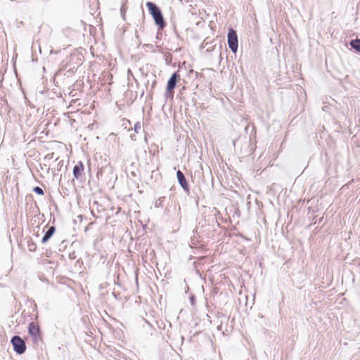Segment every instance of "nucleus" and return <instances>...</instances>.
Listing matches in <instances>:
<instances>
[{
    "mask_svg": "<svg viewBox=\"0 0 360 360\" xmlns=\"http://www.w3.org/2000/svg\"><path fill=\"white\" fill-rule=\"evenodd\" d=\"M146 6L150 13L152 15L156 25H158L160 28L163 29L165 27L166 23L160 8L152 2H147Z\"/></svg>",
    "mask_w": 360,
    "mask_h": 360,
    "instance_id": "obj_1",
    "label": "nucleus"
},
{
    "mask_svg": "<svg viewBox=\"0 0 360 360\" xmlns=\"http://www.w3.org/2000/svg\"><path fill=\"white\" fill-rule=\"evenodd\" d=\"M28 330L29 333L32 337V341L34 343H38L39 342L42 341L39 326L37 323L31 322L29 324Z\"/></svg>",
    "mask_w": 360,
    "mask_h": 360,
    "instance_id": "obj_2",
    "label": "nucleus"
},
{
    "mask_svg": "<svg viewBox=\"0 0 360 360\" xmlns=\"http://www.w3.org/2000/svg\"><path fill=\"white\" fill-rule=\"evenodd\" d=\"M11 343L16 353L21 354L25 352L26 349L25 342L18 335L13 337Z\"/></svg>",
    "mask_w": 360,
    "mask_h": 360,
    "instance_id": "obj_3",
    "label": "nucleus"
},
{
    "mask_svg": "<svg viewBox=\"0 0 360 360\" xmlns=\"http://www.w3.org/2000/svg\"><path fill=\"white\" fill-rule=\"evenodd\" d=\"M228 44L229 48L233 53H236L237 51L238 46V36L236 32L232 28L229 29V30Z\"/></svg>",
    "mask_w": 360,
    "mask_h": 360,
    "instance_id": "obj_4",
    "label": "nucleus"
},
{
    "mask_svg": "<svg viewBox=\"0 0 360 360\" xmlns=\"http://www.w3.org/2000/svg\"><path fill=\"white\" fill-rule=\"evenodd\" d=\"M180 80V75L177 72H174L172 77L169 78L167 89H166V94L168 96H173L174 94V89L176 87V84L177 81Z\"/></svg>",
    "mask_w": 360,
    "mask_h": 360,
    "instance_id": "obj_5",
    "label": "nucleus"
},
{
    "mask_svg": "<svg viewBox=\"0 0 360 360\" xmlns=\"http://www.w3.org/2000/svg\"><path fill=\"white\" fill-rule=\"evenodd\" d=\"M176 176L178 179V181H179V184L181 185V186L183 188V189L186 191H188V190H189L188 184L186 181V179L184 174L180 170L177 171Z\"/></svg>",
    "mask_w": 360,
    "mask_h": 360,
    "instance_id": "obj_6",
    "label": "nucleus"
},
{
    "mask_svg": "<svg viewBox=\"0 0 360 360\" xmlns=\"http://www.w3.org/2000/svg\"><path fill=\"white\" fill-rule=\"evenodd\" d=\"M84 164L79 161L73 168V175L75 179H79L84 172Z\"/></svg>",
    "mask_w": 360,
    "mask_h": 360,
    "instance_id": "obj_7",
    "label": "nucleus"
},
{
    "mask_svg": "<svg viewBox=\"0 0 360 360\" xmlns=\"http://www.w3.org/2000/svg\"><path fill=\"white\" fill-rule=\"evenodd\" d=\"M56 229L54 226H51L48 229V230L45 232L44 237L42 238L41 242L43 243H46L49 239L53 236Z\"/></svg>",
    "mask_w": 360,
    "mask_h": 360,
    "instance_id": "obj_8",
    "label": "nucleus"
},
{
    "mask_svg": "<svg viewBox=\"0 0 360 360\" xmlns=\"http://www.w3.org/2000/svg\"><path fill=\"white\" fill-rule=\"evenodd\" d=\"M350 46L356 51L360 53V39L352 40L350 42Z\"/></svg>",
    "mask_w": 360,
    "mask_h": 360,
    "instance_id": "obj_9",
    "label": "nucleus"
},
{
    "mask_svg": "<svg viewBox=\"0 0 360 360\" xmlns=\"http://www.w3.org/2000/svg\"><path fill=\"white\" fill-rule=\"evenodd\" d=\"M34 191L39 195H44V191L39 186L34 188Z\"/></svg>",
    "mask_w": 360,
    "mask_h": 360,
    "instance_id": "obj_10",
    "label": "nucleus"
},
{
    "mask_svg": "<svg viewBox=\"0 0 360 360\" xmlns=\"http://www.w3.org/2000/svg\"><path fill=\"white\" fill-rule=\"evenodd\" d=\"M54 157V153H49L46 155V158L51 159Z\"/></svg>",
    "mask_w": 360,
    "mask_h": 360,
    "instance_id": "obj_11",
    "label": "nucleus"
}]
</instances>
